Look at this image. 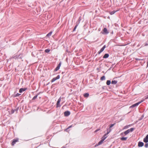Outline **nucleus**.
Masks as SVG:
<instances>
[{
  "mask_svg": "<svg viewBox=\"0 0 148 148\" xmlns=\"http://www.w3.org/2000/svg\"><path fill=\"white\" fill-rule=\"evenodd\" d=\"M26 89L24 88H21L20 89L19 92L20 93H22L23 91H24L26 90Z\"/></svg>",
  "mask_w": 148,
  "mask_h": 148,
  "instance_id": "4468645a",
  "label": "nucleus"
},
{
  "mask_svg": "<svg viewBox=\"0 0 148 148\" xmlns=\"http://www.w3.org/2000/svg\"><path fill=\"white\" fill-rule=\"evenodd\" d=\"M18 141V139H14L13 140V142L12 143V145H14L16 142H17Z\"/></svg>",
  "mask_w": 148,
  "mask_h": 148,
  "instance_id": "ddd939ff",
  "label": "nucleus"
},
{
  "mask_svg": "<svg viewBox=\"0 0 148 148\" xmlns=\"http://www.w3.org/2000/svg\"><path fill=\"white\" fill-rule=\"evenodd\" d=\"M70 114V112L68 111H66L64 112V115L65 116H67L69 115Z\"/></svg>",
  "mask_w": 148,
  "mask_h": 148,
  "instance_id": "0eeeda50",
  "label": "nucleus"
},
{
  "mask_svg": "<svg viewBox=\"0 0 148 148\" xmlns=\"http://www.w3.org/2000/svg\"><path fill=\"white\" fill-rule=\"evenodd\" d=\"M61 148H66V147H62Z\"/></svg>",
  "mask_w": 148,
  "mask_h": 148,
  "instance_id": "37998d69",
  "label": "nucleus"
},
{
  "mask_svg": "<svg viewBox=\"0 0 148 148\" xmlns=\"http://www.w3.org/2000/svg\"><path fill=\"white\" fill-rule=\"evenodd\" d=\"M109 56V55L108 53L105 54L103 57V58H108Z\"/></svg>",
  "mask_w": 148,
  "mask_h": 148,
  "instance_id": "2eb2a0df",
  "label": "nucleus"
},
{
  "mask_svg": "<svg viewBox=\"0 0 148 148\" xmlns=\"http://www.w3.org/2000/svg\"><path fill=\"white\" fill-rule=\"evenodd\" d=\"M147 67H148V61L147 62Z\"/></svg>",
  "mask_w": 148,
  "mask_h": 148,
  "instance_id": "a19ab883",
  "label": "nucleus"
},
{
  "mask_svg": "<svg viewBox=\"0 0 148 148\" xmlns=\"http://www.w3.org/2000/svg\"><path fill=\"white\" fill-rule=\"evenodd\" d=\"M61 100V97L58 100L57 103L56 107H58L61 106L60 105V102Z\"/></svg>",
  "mask_w": 148,
  "mask_h": 148,
  "instance_id": "423d86ee",
  "label": "nucleus"
},
{
  "mask_svg": "<svg viewBox=\"0 0 148 148\" xmlns=\"http://www.w3.org/2000/svg\"><path fill=\"white\" fill-rule=\"evenodd\" d=\"M50 51V50L49 49H47L45 50V52L47 53H48Z\"/></svg>",
  "mask_w": 148,
  "mask_h": 148,
  "instance_id": "a878e982",
  "label": "nucleus"
},
{
  "mask_svg": "<svg viewBox=\"0 0 148 148\" xmlns=\"http://www.w3.org/2000/svg\"><path fill=\"white\" fill-rule=\"evenodd\" d=\"M104 49L102 47L101 49L98 52V54H99L101 52H103Z\"/></svg>",
  "mask_w": 148,
  "mask_h": 148,
  "instance_id": "a211bd4d",
  "label": "nucleus"
},
{
  "mask_svg": "<svg viewBox=\"0 0 148 148\" xmlns=\"http://www.w3.org/2000/svg\"><path fill=\"white\" fill-rule=\"evenodd\" d=\"M60 78V76L59 75H58L57 76L55 77H54L51 80V82H53L55 81L57 79H59Z\"/></svg>",
  "mask_w": 148,
  "mask_h": 148,
  "instance_id": "20e7f679",
  "label": "nucleus"
},
{
  "mask_svg": "<svg viewBox=\"0 0 148 148\" xmlns=\"http://www.w3.org/2000/svg\"><path fill=\"white\" fill-rule=\"evenodd\" d=\"M108 134H106V133L103 136L102 138L101 139L103 140H104L107 137V135Z\"/></svg>",
  "mask_w": 148,
  "mask_h": 148,
  "instance_id": "f8f14e48",
  "label": "nucleus"
},
{
  "mask_svg": "<svg viewBox=\"0 0 148 148\" xmlns=\"http://www.w3.org/2000/svg\"><path fill=\"white\" fill-rule=\"evenodd\" d=\"M79 24V22H77L76 23V25L75 26V27L74 28V29L73 30V32H74V31H75V30L77 28V27L78 26V25Z\"/></svg>",
  "mask_w": 148,
  "mask_h": 148,
  "instance_id": "1a4fd4ad",
  "label": "nucleus"
},
{
  "mask_svg": "<svg viewBox=\"0 0 148 148\" xmlns=\"http://www.w3.org/2000/svg\"><path fill=\"white\" fill-rule=\"evenodd\" d=\"M127 138V137H122L121 138V140H126Z\"/></svg>",
  "mask_w": 148,
  "mask_h": 148,
  "instance_id": "5701e85b",
  "label": "nucleus"
},
{
  "mask_svg": "<svg viewBox=\"0 0 148 148\" xmlns=\"http://www.w3.org/2000/svg\"><path fill=\"white\" fill-rule=\"evenodd\" d=\"M84 96L85 97H88L89 96V94L88 93H85L84 94Z\"/></svg>",
  "mask_w": 148,
  "mask_h": 148,
  "instance_id": "6ab92c4d",
  "label": "nucleus"
},
{
  "mask_svg": "<svg viewBox=\"0 0 148 148\" xmlns=\"http://www.w3.org/2000/svg\"><path fill=\"white\" fill-rule=\"evenodd\" d=\"M18 110V109H16L14 110H11V114H13L15 112H17Z\"/></svg>",
  "mask_w": 148,
  "mask_h": 148,
  "instance_id": "dca6fc26",
  "label": "nucleus"
},
{
  "mask_svg": "<svg viewBox=\"0 0 148 148\" xmlns=\"http://www.w3.org/2000/svg\"><path fill=\"white\" fill-rule=\"evenodd\" d=\"M38 97V95H36L35 96L33 97V98H32V99L33 100H34L35 99H36L37 97Z\"/></svg>",
  "mask_w": 148,
  "mask_h": 148,
  "instance_id": "cd10ccee",
  "label": "nucleus"
},
{
  "mask_svg": "<svg viewBox=\"0 0 148 148\" xmlns=\"http://www.w3.org/2000/svg\"><path fill=\"white\" fill-rule=\"evenodd\" d=\"M147 135V136H148V134Z\"/></svg>",
  "mask_w": 148,
  "mask_h": 148,
  "instance_id": "a18cd8bd",
  "label": "nucleus"
},
{
  "mask_svg": "<svg viewBox=\"0 0 148 148\" xmlns=\"http://www.w3.org/2000/svg\"><path fill=\"white\" fill-rule=\"evenodd\" d=\"M145 146L146 148H147L148 147V143H146L145 145Z\"/></svg>",
  "mask_w": 148,
  "mask_h": 148,
  "instance_id": "2f4dec72",
  "label": "nucleus"
},
{
  "mask_svg": "<svg viewBox=\"0 0 148 148\" xmlns=\"http://www.w3.org/2000/svg\"><path fill=\"white\" fill-rule=\"evenodd\" d=\"M117 82L116 80H112L111 82V84H116Z\"/></svg>",
  "mask_w": 148,
  "mask_h": 148,
  "instance_id": "f3484780",
  "label": "nucleus"
},
{
  "mask_svg": "<svg viewBox=\"0 0 148 148\" xmlns=\"http://www.w3.org/2000/svg\"><path fill=\"white\" fill-rule=\"evenodd\" d=\"M61 64V62H60L58 64L57 66H58L59 67H60Z\"/></svg>",
  "mask_w": 148,
  "mask_h": 148,
  "instance_id": "7c9ffc66",
  "label": "nucleus"
},
{
  "mask_svg": "<svg viewBox=\"0 0 148 148\" xmlns=\"http://www.w3.org/2000/svg\"><path fill=\"white\" fill-rule=\"evenodd\" d=\"M143 101V100H141L139 102H138V103H135V104L132 105V106H130V107H131V108H134V107L136 106H138L139 104H140V103H142Z\"/></svg>",
  "mask_w": 148,
  "mask_h": 148,
  "instance_id": "7ed1b4c3",
  "label": "nucleus"
},
{
  "mask_svg": "<svg viewBox=\"0 0 148 148\" xmlns=\"http://www.w3.org/2000/svg\"><path fill=\"white\" fill-rule=\"evenodd\" d=\"M129 126H130V125H129ZM128 125L125 126L124 127V129L127 128H128Z\"/></svg>",
  "mask_w": 148,
  "mask_h": 148,
  "instance_id": "c9c22d12",
  "label": "nucleus"
},
{
  "mask_svg": "<svg viewBox=\"0 0 148 148\" xmlns=\"http://www.w3.org/2000/svg\"><path fill=\"white\" fill-rule=\"evenodd\" d=\"M112 131V129L109 127L108 128H107V133L106 134H109L110 132Z\"/></svg>",
  "mask_w": 148,
  "mask_h": 148,
  "instance_id": "9b49d317",
  "label": "nucleus"
},
{
  "mask_svg": "<svg viewBox=\"0 0 148 148\" xmlns=\"http://www.w3.org/2000/svg\"><path fill=\"white\" fill-rule=\"evenodd\" d=\"M106 47V45H104L102 47V48L104 49Z\"/></svg>",
  "mask_w": 148,
  "mask_h": 148,
  "instance_id": "4c0bfd02",
  "label": "nucleus"
},
{
  "mask_svg": "<svg viewBox=\"0 0 148 148\" xmlns=\"http://www.w3.org/2000/svg\"><path fill=\"white\" fill-rule=\"evenodd\" d=\"M61 64V62H60L58 64L57 66H58L59 67H60Z\"/></svg>",
  "mask_w": 148,
  "mask_h": 148,
  "instance_id": "c756f323",
  "label": "nucleus"
},
{
  "mask_svg": "<svg viewBox=\"0 0 148 148\" xmlns=\"http://www.w3.org/2000/svg\"><path fill=\"white\" fill-rule=\"evenodd\" d=\"M60 67H59L58 66H57V67L55 69L54 71H56L60 69Z\"/></svg>",
  "mask_w": 148,
  "mask_h": 148,
  "instance_id": "bb28decb",
  "label": "nucleus"
},
{
  "mask_svg": "<svg viewBox=\"0 0 148 148\" xmlns=\"http://www.w3.org/2000/svg\"><path fill=\"white\" fill-rule=\"evenodd\" d=\"M23 55L22 54H19V55H16L15 56H14L13 57V58L16 60H21L23 58Z\"/></svg>",
  "mask_w": 148,
  "mask_h": 148,
  "instance_id": "f257e3e1",
  "label": "nucleus"
},
{
  "mask_svg": "<svg viewBox=\"0 0 148 148\" xmlns=\"http://www.w3.org/2000/svg\"><path fill=\"white\" fill-rule=\"evenodd\" d=\"M99 145V144H98V143H97V144H96L95 145V147H96L97 146H98Z\"/></svg>",
  "mask_w": 148,
  "mask_h": 148,
  "instance_id": "e433bc0d",
  "label": "nucleus"
},
{
  "mask_svg": "<svg viewBox=\"0 0 148 148\" xmlns=\"http://www.w3.org/2000/svg\"><path fill=\"white\" fill-rule=\"evenodd\" d=\"M116 11H116L115 10H114L112 12H110V14L111 15H113V14H114Z\"/></svg>",
  "mask_w": 148,
  "mask_h": 148,
  "instance_id": "4be33fe9",
  "label": "nucleus"
},
{
  "mask_svg": "<svg viewBox=\"0 0 148 148\" xmlns=\"http://www.w3.org/2000/svg\"><path fill=\"white\" fill-rule=\"evenodd\" d=\"M102 88H103V89H104V88L103 87H102Z\"/></svg>",
  "mask_w": 148,
  "mask_h": 148,
  "instance_id": "c03bdc74",
  "label": "nucleus"
},
{
  "mask_svg": "<svg viewBox=\"0 0 148 148\" xmlns=\"http://www.w3.org/2000/svg\"><path fill=\"white\" fill-rule=\"evenodd\" d=\"M99 129H97V130H96L95 131V132H97L98 131H99Z\"/></svg>",
  "mask_w": 148,
  "mask_h": 148,
  "instance_id": "ea45409f",
  "label": "nucleus"
},
{
  "mask_svg": "<svg viewBox=\"0 0 148 148\" xmlns=\"http://www.w3.org/2000/svg\"><path fill=\"white\" fill-rule=\"evenodd\" d=\"M144 117V115L143 114V115H142V116L141 117V118L140 119V120H142L143 119V118Z\"/></svg>",
  "mask_w": 148,
  "mask_h": 148,
  "instance_id": "f704fd0d",
  "label": "nucleus"
},
{
  "mask_svg": "<svg viewBox=\"0 0 148 148\" xmlns=\"http://www.w3.org/2000/svg\"><path fill=\"white\" fill-rule=\"evenodd\" d=\"M72 125H71L69 126L68 128H67L65 130L66 131L69 128L71 127H72Z\"/></svg>",
  "mask_w": 148,
  "mask_h": 148,
  "instance_id": "72a5a7b5",
  "label": "nucleus"
},
{
  "mask_svg": "<svg viewBox=\"0 0 148 148\" xmlns=\"http://www.w3.org/2000/svg\"><path fill=\"white\" fill-rule=\"evenodd\" d=\"M148 98V96H147V97H146V99H147Z\"/></svg>",
  "mask_w": 148,
  "mask_h": 148,
  "instance_id": "79ce46f5",
  "label": "nucleus"
},
{
  "mask_svg": "<svg viewBox=\"0 0 148 148\" xmlns=\"http://www.w3.org/2000/svg\"><path fill=\"white\" fill-rule=\"evenodd\" d=\"M80 18H79L78 20L77 21V22H79V23H80Z\"/></svg>",
  "mask_w": 148,
  "mask_h": 148,
  "instance_id": "58836bf2",
  "label": "nucleus"
},
{
  "mask_svg": "<svg viewBox=\"0 0 148 148\" xmlns=\"http://www.w3.org/2000/svg\"><path fill=\"white\" fill-rule=\"evenodd\" d=\"M21 95V94H19V93H17V94L15 95V97H18V96H19L20 95Z\"/></svg>",
  "mask_w": 148,
  "mask_h": 148,
  "instance_id": "473e14b6",
  "label": "nucleus"
},
{
  "mask_svg": "<svg viewBox=\"0 0 148 148\" xmlns=\"http://www.w3.org/2000/svg\"><path fill=\"white\" fill-rule=\"evenodd\" d=\"M143 141L145 143L148 142V137L147 135L146 136V137L144 138Z\"/></svg>",
  "mask_w": 148,
  "mask_h": 148,
  "instance_id": "6e6552de",
  "label": "nucleus"
},
{
  "mask_svg": "<svg viewBox=\"0 0 148 148\" xmlns=\"http://www.w3.org/2000/svg\"><path fill=\"white\" fill-rule=\"evenodd\" d=\"M103 141L104 140H103L101 139V140L98 143L99 144V145H100L102 143Z\"/></svg>",
  "mask_w": 148,
  "mask_h": 148,
  "instance_id": "b1692460",
  "label": "nucleus"
},
{
  "mask_svg": "<svg viewBox=\"0 0 148 148\" xmlns=\"http://www.w3.org/2000/svg\"><path fill=\"white\" fill-rule=\"evenodd\" d=\"M111 83V81L110 80H108L107 81L106 84L108 85H110V84Z\"/></svg>",
  "mask_w": 148,
  "mask_h": 148,
  "instance_id": "412c9836",
  "label": "nucleus"
},
{
  "mask_svg": "<svg viewBox=\"0 0 148 148\" xmlns=\"http://www.w3.org/2000/svg\"><path fill=\"white\" fill-rule=\"evenodd\" d=\"M134 129V128H131L130 129H129L125 131L124 132V134L125 135H126L128 133H129L130 132H132Z\"/></svg>",
  "mask_w": 148,
  "mask_h": 148,
  "instance_id": "f03ea898",
  "label": "nucleus"
},
{
  "mask_svg": "<svg viewBox=\"0 0 148 148\" xmlns=\"http://www.w3.org/2000/svg\"><path fill=\"white\" fill-rule=\"evenodd\" d=\"M109 33V32L108 31L107 29L106 28H104L103 29V32L102 34H107Z\"/></svg>",
  "mask_w": 148,
  "mask_h": 148,
  "instance_id": "39448f33",
  "label": "nucleus"
},
{
  "mask_svg": "<svg viewBox=\"0 0 148 148\" xmlns=\"http://www.w3.org/2000/svg\"><path fill=\"white\" fill-rule=\"evenodd\" d=\"M115 125V124H112L109 126V127L111 128L113 126Z\"/></svg>",
  "mask_w": 148,
  "mask_h": 148,
  "instance_id": "c85d7f7f",
  "label": "nucleus"
},
{
  "mask_svg": "<svg viewBox=\"0 0 148 148\" xmlns=\"http://www.w3.org/2000/svg\"><path fill=\"white\" fill-rule=\"evenodd\" d=\"M52 33V32H49L48 34L46 36L49 37L51 35Z\"/></svg>",
  "mask_w": 148,
  "mask_h": 148,
  "instance_id": "aec40b11",
  "label": "nucleus"
},
{
  "mask_svg": "<svg viewBox=\"0 0 148 148\" xmlns=\"http://www.w3.org/2000/svg\"><path fill=\"white\" fill-rule=\"evenodd\" d=\"M100 79L101 80H104L105 79V77L104 76H103L101 77Z\"/></svg>",
  "mask_w": 148,
  "mask_h": 148,
  "instance_id": "393cba45",
  "label": "nucleus"
},
{
  "mask_svg": "<svg viewBox=\"0 0 148 148\" xmlns=\"http://www.w3.org/2000/svg\"><path fill=\"white\" fill-rule=\"evenodd\" d=\"M144 143L141 142H139L138 143V146L139 147H142L144 145Z\"/></svg>",
  "mask_w": 148,
  "mask_h": 148,
  "instance_id": "9d476101",
  "label": "nucleus"
}]
</instances>
